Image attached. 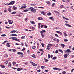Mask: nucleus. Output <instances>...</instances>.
Returning a JSON list of instances; mask_svg holds the SVG:
<instances>
[{
	"mask_svg": "<svg viewBox=\"0 0 74 74\" xmlns=\"http://www.w3.org/2000/svg\"><path fill=\"white\" fill-rule=\"evenodd\" d=\"M15 4V1H12L10 2V3H8V4L9 5H13V4Z\"/></svg>",
	"mask_w": 74,
	"mask_h": 74,
	"instance_id": "f257e3e1",
	"label": "nucleus"
},
{
	"mask_svg": "<svg viewBox=\"0 0 74 74\" xmlns=\"http://www.w3.org/2000/svg\"><path fill=\"white\" fill-rule=\"evenodd\" d=\"M12 39L13 40H15L16 41H19V40H19V39H18L17 38H15V37L13 38H12Z\"/></svg>",
	"mask_w": 74,
	"mask_h": 74,
	"instance_id": "f03ea898",
	"label": "nucleus"
},
{
	"mask_svg": "<svg viewBox=\"0 0 74 74\" xmlns=\"http://www.w3.org/2000/svg\"><path fill=\"white\" fill-rule=\"evenodd\" d=\"M8 22L9 24H12L13 23L12 21L10 20H8Z\"/></svg>",
	"mask_w": 74,
	"mask_h": 74,
	"instance_id": "7ed1b4c3",
	"label": "nucleus"
},
{
	"mask_svg": "<svg viewBox=\"0 0 74 74\" xmlns=\"http://www.w3.org/2000/svg\"><path fill=\"white\" fill-rule=\"evenodd\" d=\"M66 52H68L69 53H71V51H70V49H68L66 50V51L65 50L64 51Z\"/></svg>",
	"mask_w": 74,
	"mask_h": 74,
	"instance_id": "20e7f679",
	"label": "nucleus"
},
{
	"mask_svg": "<svg viewBox=\"0 0 74 74\" xmlns=\"http://www.w3.org/2000/svg\"><path fill=\"white\" fill-rule=\"evenodd\" d=\"M36 10L37 9L34 8L32 11L33 12V13H35V12H36Z\"/></svg>",
	"mask_w": 74,
	"mask_h": 74,
	"instance_id": "39448f33",
	"label": "nucleus"
},
{
	"mask_svg": "<svg viewBox=\"0 0 74 74\" xmlns=\"http://www.w3.org/2000/svg\"><path fill=\"white\" fill-rule=\"evenodd\" d=\"M60 45H61V46L62 47V48H64V46H65V45H64L63 44H62V43H61L60 44Z\"/></svg>",
	"mask_w": 74,
	"mask_h": 74,
	"instance_id": "423d86ee",
	"label": "nucleus"
},
{
	"mask_svg": "<svg viewBox=\"0 0 74 74\" xmlns=\"http://www.w3.org/2000/svg\"><path fill=\"white\" fill-rule=\"evenodd\" d=\"M65 25L66 26H68V27H71V26L70 25L67 24V23H66L65 24Z\"/></svg>",
	"mask_w": 74,
	"mask_h": 74,
	"instance_id": "0eeeda50",
	"label": "nucleus"
},
{
	"mask_svg": "<svg viewBox=\"0 0 74 74\" xmlns=\"http://www.w3.org/2000/svg\"><path fill=\"white\" fill-rule=\"evenodd\" d=\"M26 6H22L20 8V9H23V8H26Z\"/></svg>",
	"mask_w": 74,
	"mask_h": 74,
	"instance_id": "6e6552de",
	"label": "nucleus"
},
{
	"mask_svg": "<svg viewBox=\"0 0 74 74\" xmlns=\"http://www.w3.org/2000/svg\"><path fill=\"white\" fill-rule=\"evenodd\" d=\"M56 32H57V33H58V34H60V35H62V33L60 32V31H56Z\"/></svg>",
	"mask_w": 74,
	"mask_h": 74,
	"instance_id": "1a4fd4ad",
	"label": "nucleus"
},
{
	"mask_svg": "<svg viewBox=\"0 0 74 74\" xmlns=\"http://www.w3.org/2000/svg\"><path fill=\"white\" fill-rule=\"evenodd\" d=\"M67 56L68 55L67 54H65L64 55V58L65 59H66V58H67Z\"/></svg>",
	"mask_w": 74,
	"mask_h": 74,
	"instance_id": "9d476101",
	"label": "nucleus"
},
{
	"mask_svg": "<svg viewBox=\"0 0 74 74\" xmlns=\"http://www.w3.org/2000/svg\"><path fill=\"white\" fill-rule=\"evenodd\" d=\"M32 65L33 66H35V67H36V66H37V64L34 63L33 64H32Z\"/></svg>",
	"mask_w": 74,
	"mask_h": 74,
	"instance_id": "9b49d317",
	"label": "nucleus"
},
{
	"mask_svg": "<svg viewBox=\"0 0 74 74\" xmlns=\"http://www.w3.org/2000/svg\"><path fill=\"white\" fill-rule=\"evenodd\" d=\"M46 32V31L45 30H43L40 31V33H45Z\"/></svg>",
	"mask_w": 74,
	"mask_h": 74,
	"instance_id": "f8f14e48",
	"label": "nucleus"
},
{
	"mask_svg": "<svg viewBox=\"0 0 74 74\" xmlns=\"http://www.w3.org/2000/svg\"><path fill=\"white\" fill-rule=\"evenodd\" d=\"M34 8H33V7H30L29 8V10L30 11H32Z\"/></svg>",
	"mask_w": 74,
	"mask_h": 74,
	"instance_id": "ddd939ff",
	"label": "nucleus"
},
{
	"mask_svg": "<svg viewBox=\"0 0 74 74\" xmlns=\"http://www.w3.org/2000/svg\"><path fill=\"white\" fill-rule=\"evenodd\" d=\"M41 14L43 15H45V12H41Z\"/></svg>",
	"mask_w": 74,
	"mask_h": 74,
	"instance_id": "4468645a",
	"label": "nucleus"
},
{
	"mask_svg": "<svg viewBox=\"0 0 74 74\" xmlns=\"http://www.w3.org/2000/svg\"><path fill=\"white\" fill-rule=\"evenodd\" d=\"M53 70H59V68H53Z\"/></svg>",
	"mask_w": 74,
	"mask_h": 74,
	"instance_id": "2eb2a0df",
	"label": "nucleus"
},
{
	"mask_svg": "<svg viewBox=\"0 0 74 74\" xmlns=\"http://www.w3.org/2000/svg\"><path fill=\"white\" fill-rule=\"evenodd\" d=\"M13 9L15 10H17V8L16 7H15V6H13Z\"/></svg>",
	"mask_w": 74,
	"mask_h": 74,
	"instance_id": "dca6fc26",
	"label": "nucleus"
},
{
	"mask_svg": "<svg viewBox=\"0 0 74 74\" xmlns=\"http://www.w3.org/2000/svg\"><path fill=\"white\" fill-rule=\"evenodd\" d=\"M46 3H47V4H51V2H49V1H46Z\"/></svg>",
	"mask_w": 74,
	"mask_h": 74,
	"instance_id": "f3484780",
	"label": "nucleus"
},
{
	"mask_svg": "<svg viewBox=\"0 0 74 74\" xmlns=\"http://www.w3.org/2000/svg\"><path fill=\"white\" fill-rule=\"evenodd\" d=\"M16 12H12L11 13V14H12V15H13L14 14H16Z\"/></svg>",
	"mask_w": 74,
	"mask_h": 74,
	"instance_id": "a211bd4d",
	"label": "nucleus"
},
{
	"mask_svg": "<svg viewBox=\"0 0 74 74\" xmlns=\"http://www.w3.org/2000/svg\"><path fill=\"white\" fill-rule=\"evenodd\" d=\"M63 33L64 34L65 37H66V36H67V34H66V33H65V32H63Z\"/></svg>",
	"mask_w": 74,
	"mask_h": 74,
	"instance_id": "6ab92c4d",
	"label": "nucleus"
},
{
	"mask_svg": "<svg viewBox=\"0 0 74 74\" xmlns=\"http://www.w3.org/2000/svg\"><path fill=\"white\" fill-rule=\"evenodd\" d=\"M51 45H52L51 44H48L47 46V47H50Z\"/></svg>",
	"mask_w": 74,
	"mask_h": 74,
	"instance_id": "aec40b11",
	"label": "nucleus"
},
{
	"mask_svg": "<svg viewBox=\"0 0 74 74\" xmlns=\"http://www.w3.org/2000/svg\"><path fill=\"white\" fill-rule=\"evenodd\" d=\"M11 66H12V65H11V63L10 62H9L8 65V66L9 67V66H10V67H11Z\"/></svg>",
	"mask_w": 74,
	"mask_h": 74,
	"instance_id": "412c9836",
	"label": "nucleus"
},
{
	"mask_svg": "<svg viewBox=\"0 0 74 74\" xmlns=\"http://www.w3.org/2000/svg\"><path fill=\"white\" fill-rule=\"evenodd\" d=\"M51 15V13L49 12L47 14V15L48 16H50Z\"/></svg>",
	"mask_w": 74,
	"mask_h": 74,
	"instance_id": "4be33fe9",
	"label": "nucleus"
},
{
	"mask_svg": "<svg viewBox=\"0 0 74 74\" xmlns=\"http://www.w3.org/2000/svg\"><path fill=\"white\" fill-rule=\"evenodd\" d=\"M38 20H42V17H38Z\"/></svg>",
	"mask_w": 74,
	"mask_h": 74,
	"instance_id": "5701e85b",
	"label": "nucleus"
},
{
	"mask_svg": "<svg viewBox=\"0 0 74 74\" xmlns=\"http://www.w3.org/2000/svg\"><path fill=\"white\" fill-rule=\"evenodd\" d=\"M8 10L9 12H11V9L10 8H8Z\"/></svg>",
	"mask_w": 74,
	"mask_h": 74,
	"instance_id": "b1692460",
	"label": "nucleus"
},
{
	"mask_svg": "<svg viewBox=\"0 0 74 74\" xmlns=\"http://www.w3.org/2000/svg\"><path fill=\"white\" fill-rule=\"evenodd\" d=\"M31 56H32V57H33V58H35L36 56H35V55L33 54L32 55H31Z\"/></svg>",
	"mask_w": 74,
	"mask_h": 74,
	"instance_id": "393cba45",
	"label": "nucleus"
},
{
	"mask_svg": "<svg viewBox=\"0 0 74 74\" xmlns=\"http://www.w3.org/2000/svg\"><path fill=\"white\" fill-rule=\"evenodd\" d=\"M57 59V58L56 57H54L52 59L53 60H55V59Z\"/></svg>",
	"mask_w": 74,
	"mask_h": 74,
	"instance_id": "a878e982",
	"label": "nucleus"
},
{
	"mask_svg": "<svg viewBox=\"0 0 74 74\" xmlns=\"http://www.w3.org/2000/svg\"><path fill=\"white\" fill-rule=\"evenodd\" d=\"M30 22L31 23L32 25H33V24H35V23H34V21H30Z\"/></svg>",
	"mask_w": 74,
	"mask_h": 74,
	"instance_id": "bb28decb",
	"label": "nucleus"
},
{
	"mask_svg": "<svg viewBox=\"0 0 74 74\" xmlns=\"http://www.w3.org/2000/svg\"><path fill=\"white\" fill-rule=\"evenodd\" d=\"M54 12H56V13H58V14H59V13L56 10L54 11Z\"/></svg>",
	"mask_w": 74,
	"mask_h": 74,
	"instance_id": "cd10ccee",
	"label": "nucleus"
},
{
	"mask_svg": "<svg viewBox=\"0 0 74 74\" xmlns=\"http://www.w3.org/2000/svg\"><path fill=\"white\" fill-rule=\"evenodd\" d=\"M59 51H60V52H61V53H63V51L62 50H60V49H59L58 50Z\"/></svg>",
	"mask_w": 74,
	"mask_h": 74,
	"instance_id": "c85d7f7f",
	"label": "nucleus"
},
{
	"mask_svg": "<svg viewBox=\"0 0 74 74\" xmlns=\"http://www.w3.org/2000/svg\"><path fill=\"white\" fill-rule=\"evenodd\" d=\"M21 69L20 68H17V71H19L21 70Z\"/></svg>",
	"mask_w": 74,
	"mask_h": 74,
	"instance_id": "c756f323",
	"label": "nucleus"
},
{
	"mask_svg": "<svg viewBox=\"0 0 74 74\" xmlns=\"http://www.w3.org/2000/svg\"><path fill=\"white\" fill-rule=\"evenodd\" d=\"M24 12H27V11H29V10L26 9V10H24Z\"/></svg>",
	"mask_w": 74,
	"mask_h": 74,
	"instance_id": "7c9ffc66",
	"label": "nucleus"
},
{
	"mask_svg": "<svg viewBox=\"0 0 74 74\" xmlns=\"http://www.w3.org/2000/svg\"><path fill=\"white\" fill-rule=\"evenodd\" d=\"M1 36L2 37H5V36H6V35L5 34H3L1 35Z\"/></svg>",
	"mask_w": 74,
	"mask_h": 74,
	"instance_id": "2f4dec72",
	"label": "nucleus"
},
{
	"mask_svg": "<svg viewBox=\"0 0 74 74\" xmlns=\"http://www.w3.org/2000/svg\"><path fill=\"white\" fill-rule=\"evenodd\" d=\"M12 63L13 64V65H14V64H16V62H12Z\"/></svg>",
	"mask_w": 74,
	"mask_h": 74,
	"instance_id": "473e14b6",
	"label": "nucleus"
},
{
	"mask_svg": "<svg viewBox=\"0 0 74 74\" xmlns=\"http://www.w3.org/2000/svg\"><path fill=\"white\" fill-rule=\"evenodd\" d=\"M5 58H8V55H7V54H5Z\"/></svg>",
	"mask_w": 74,
	"mask_h": 74,
	"instance_id": "72a5a7b5",
	"label": "nucleus"
},
{
	"mask_svg": "<svg viewBox=\"0 0 74 74\" xmlns=\"http://www.w3.org/2000/svg\"><path fill=\"white\" fill-rule=\"evenodd\" d=\"M40 25H41V23H38V29H40Z\"/></svg>",
	"mask_w": 74,
	"mask_h": 74,
	"instance_id": "f704fd0d",
	"label": "nucleus"
},
{
	"mask_svg": "<svg viewBox=\"0 0 74 74\" xmlns=\"http://www.w3.org/2000/svg\"><path fill=\"white\" fill-rule=\"evenodd\" d=\"M64 41L65 42H66L67 41H68V40L67 39H64Z\"/></svg>",
	"mask_w": 74,
	"mask_h": 74,
	"instance_id": "c9c22d12",
	"label": "nucleus"
},
{
	"mask_svg": "<svg viewBox=\"0 0 74 74\" xmlns=\"http://www.w3.org/2000/svg\"><path fill=\"white\" fill-rule=\"evenodd\" d=\"M48 57L49 59L50 58H51V57H50V55L49 54H48Z\"/></svg>",
	"mask_w": 74,
	"mask_h": 74,
	"instance_id": "e433bc0d",
	"label": "nucleus"
},
{
	"mask_svg": "<svg viewBox=\"0 0 74 74\" xmlns=\"http://www.w3.org/2000/svg\"><path fill=\"white\" fill-rule=\"evenodd\" d=\"M44 26L45 27V29H47V27H48V26H47L46 25H44Z\"/></svg>",
	"mask_w": 74,
	"mask_h": 74,
	"instance_id": "4c0bfd02",
	"label": "nucleus"
},
{
	"mask_svg": "<svg viewBox=\"0 0 74 74\" xmlns=\"http://www.w3.org/2000/svg\"><path fill=\"white\" fill-rule=\"evenodd\" d=\"M39 51H42V52H44V51H43V50H42V49H39Z\"/></svg>",
	"mask_w": 74,
	"mask_h": 74,
	"instance_id": "58836bf2",
	"label": "nucleus"
},
{
	"mask_svg": "<svg viewBox=\"0 0 74 74\" xmlns=\"http://www.w3.org/2000/svg\"><path fill=\"white\" fill-rule=\"evenodd\" d=\"M62 74H65L66 72L65 71H64L62 72Z\"/></svg>",
	"mask_w": 74,
	"mask_h": 74,
	"instance_id": "ea45409f",
	"label": "nucleus"
},
{
	"mask_svg": "<svg viewBox=\"0 0 74 74\" xmlns=\"http://www.w3.org/2000/svg\"><path fill=\"white\" fill-rule=\"evenodd\" d=\"M41 45L42 46V47H44V45L43 43H41Z\"/></svg>",
	"mask_w": 74,
	"mask_h": 74,
	"instance_id": "a19ab883",
	"label": "nucleus"
},
{
	"mask_svg": "<svg viewBox=\"0 0 74 74\" xmlns=\"http://www.w3.org/2000/svg\"><path fill=\"white\" fill-rule=\"evenodd\" d=\"M47 49H48V50H49L50 49V48H49V47L47 46Z\"/></svg>",
	"mask_w": 74,
	"mask_h": 74,
	"instance_id": "79ce46f5",
	"label": "nucleus"
},
{
	"mask_svg": "<svg viewBox=\"0 0 74 74\" xmlns=\"http://www.w3.org/2000/svg\"><path fill=\"white\" fill-rule=\"evenodd\" d=\"M60 8H63V5H61L60 6Z\"/></svg>",
	"mask_w": 74,
	"mask_h": 74,
	"instance_id": "37998d69",
	"label": "nucleus"
},
{
	"mask_svg": "<svg viewBox=\"0 0 74 74\" xmlns=\"http://www.w3.org/2000/svg\"><path fill=\"white\" fill-rule=\"evenodd\" d=\"M12 69H14V70H16V69H17V68H14L12 67H11Z\"/></svg>",
	"mask_w": 74,
	"mask_h": 74,
	"instance_id": "c03bdc74",
	"label": "nucleus"
},
{
	"mask_svg": "<svg viewBox=\"0 0 74 74\" xmlns=\"http://www.w3.org/2000/svg\"><path fill=\"white\" fill-rule=\"evenodd\" d=\"M9 44H10V43H8L6 44V46H8V45H9Z\"/></svg>",
	"mask_w": 74,
	"mask_h": 74,
	"instance_id": "a18cd8bd",
	"label": "nucleus"
},
{
	"mask_svg": "<svg viewBox=\"0 0 74 74\" xmlns=\"http://www.w3.org/2000/svg\"><path fill=\"white\" fill-rule=\"evenodd\" d=\"M35 48H36V46H33L32 47V49H35Z\"/></svg>",
	"mask_w": 74,
	"mask_h": 74,
	"instance_id": "49530a36",
	"label": "nucleus"
},
{
	"mask_svg": "<svg viewBox=\"0 0 74 74\" xmlns=\"http://www.w3.org/2000/svg\"><path fill=\"white\" fill-rule=\"evenodd\" d=\"M31 5L32 6H35V5H36L34 4H31Z\"/></svg>",
	"mask_w": 74,
	"mask_h": 74,
	"instance_id": "de8ad7c7",
	"label": "nucleus"
},
{
	"mask_svg": "<svg viewBox=\"0 0 74 74\" xmlns=\"http://www.w3.org/2000/svg\"><path fill=\"white\" fill-rule=\"evenodd\" d=\"M74 70V69H72L71 70V73H73V71Z\"/></svg>",
	"mask_w": 74,
	"mask_h": 74,
	"instance_id": "09e8293b",
	"label": "nucleus"
},
{
	"mask_svg": "<svg viewBox=\"0 0 74 74\" xmlns=\"http://www.w3.org/2000/svg\"><path fill=\"white\" fill-rule=\"evenodd\" d=\"M8 64V61H6L5 62V64Z\"/></svg>",
	"mask_w": 74,
	"mask_h": 74,
	"instance_id": "8fccbe9b",
	"label": "nucleus"
},
{
	"mask_svg": "<svg viewBox=\"0 0 74 74\" xmlns=\"http://www.w3.org/2000/svg\"><path fill=\"white\" fill-rule=\"evenodd\" d=\"M55 53H58V51L57 50H56Z\"/></svg>",
	"mask_w": 74,
	"mask_h": 74,
	"instance_id": "3c124183",
	"label": "nucleus"
},
{
	"mask_svg": "<svg viewBox=\"0 0 74 74\" xmlns=\"http://www.w3.org/2000/svg\"><path fill=\"white\" fill-rule=\"evenodd\" d=\"M24 50H25V48H24L23 49L21 50L22 51H23Z\"/></svg>",
	"mask_w": 74,
	"mask_h": 74,
	"instance_id": "603ef678",
	"label": "nucleus"
},
{
	"mask_svg": "<svg viewBox=\"0 0 74 74\" xmlns=\"http://www.w3.org/2000/svg\"><path fill=\"white\" fill-rule=\"evenodd\" d=\"M13 52H16V49H12Z\"/></svg>",
	"mask_w": 74,
	"mask_h": 74,
	"instance_id": "864d4df0",
	"label": "nucleus"
},
{
	"mask_svg": "<svg viewBox=\"0 0 74 74\" xmlns=\"http://www.w3.org/2000/svg\"><path fill=\"white\" fill-rule=\"evenodd\" d=\"M44 26V25H41V26H40L41 28H42V27H43Z\"/></svg>",
	"mask_w": 74,
	"mask_h": 74,
	"instance_id": "5fc2aeb1",
	"label": "nucleus"
},
{
	"mask_svg": "<svg viewBox=\"0 0 74 74\" xmlns=\"http://www.w3.org/2000/svg\"><path fill=\"white\" fill-rule=\"evenodd\" d=\"M59 42V40L58 39H57V42Z\"/></svg>",
	"mask_w": 74,
	"mask_h": 74,
	"instance_id": "6e6d98bb",
	"label": "nucleus"
},
{
	"mask_svg": "<svg viewBox=\"0 0 74 74\" xmlns=\"http://www.w3.org/2000/svg\"><path fill=\"white\" fill-rule=\"evenodd\" d=\"M5 42H7V40L3 42L2 43V44H4V43H5Z\"/></svg>",
	"mask_w": 74,
	"mask_h": 74,
	"instance_id": "4d7b16f0",
	"label": "nucleus"
},
{
	"mask_svg": "<svg viewBox=\"0 0 74 74\" xmlns=\"http://www.w3.org/2000/svg\"><path fill=\"white\" fill-rule=\"evenodd\" d=\"M15 45H20V44L16 43H15Z\"/></svg>",
	"mask_w": 74,
	"mask_h": 74,
	"instance_id": "13d9d810",
	"label": "nucleus"
},
{
	"mask_svg": "<svg viewBox=\"0 0 74 74\" xmlns=\"http://www.w3.org/2000/svg\"><path fill=\"white\" fill-rule=\"evenodd\" d=\"M48 61H49L48 60H47V59L45 60V62H48Z\"/></svg>",
	"mask_w": 74,
	"mask_h": 74,
	"instance_id": "bf43d9fd",
	"label": "nucleus"
},
{
	"mask_svg": "<svg viewBox=\"0 0 74 74\" xmlns=\"http://www.w3.org/2000/svg\"><path fill=\"white\" fill-rule=\"evenodd\" d=\"M2 68H4L5 67V66L4 65H3L1 67Z\"/></svg>",
	"mask_w": 74,
	"mask_h": 74,
	"instance_id": "052dcab7",
	"label": "nucleus"
},
{
	"mask_svg": "<svg viewBox=\"0 0 74 74\" xmlns=\"http://www.w3.org/2000/svg\"><path fill=\"white\" fill-rule=\"evenodd\" d=\"M53 18V17H50L49 18V19H51Z\"/></svg>",
	"mask_w": 74,
	"mask_h": 74,
	"instance_id": "680f3d73",
	"label": "nucleus"
},
{
	"mask_svg": "<svg viewBox=\"0 0 74 74\" xmlns=\"http://www.w3.org/2000/svg\"><path fill=\"white\" fill-rule=\"evenodd\" d=\"M25 36H22L21 37V38H23V39L24 38H25Z\"/></svg>",
	"mask_w": 74,
	"mask_h": 74,
	"instance_id": "e2e57ef3",
	"label": "nucleus"
},
{
	"mask_svg": "<svg viewBox=\"0 0 74 74\" xmlns=\"http://www.w3.org/2000/svg\"><path fill=\"white\" fill-rule=\"evenodd\" d=\"M17 54H18V55H20L21 54V52H17Z\"/></svg>",
	"mask_w": 74,
	"mask_h": 74,
	"instance_id": "0e129e2a",
	"label": "nucleus"
},
{
	"mask_svg": "<svg viewBox=\"0 0 74 74\" xmlns=\"http://www.w3.org/2000/svg\"><path fill=\"white\" fill-rule=\"evenodd\" d=\"M13 36H17V35L16 34H13Z\"/></svg>",
	"mask_w": 74,
	"mask_h": 74,
	"instance_id": "69168bd1",
	"label": "nucleus"
},
{
	"mask_svg": "<svg viewBox=\"0 0 74 74\" xmlns=\"http://www.w3.org/2000/svg\"><path fill=\"white\" fill-rule=\"evenodd\" d=\"M5 27H6V28H7V29H10V27H9L5 26Z\"/></svg>",
	"mask_w": 74,
	"mask_h": 74,
	"instance_id": "338daca9",
	"label": "nucleus"
},
{
	"mask_svg": "<svg viewBox=\"0 0 74 74\" xmlns=\"http://www.w3.org/2000/svg\"><path fill=\"white\" fill-rule=\"evenodd\" d=\"M55 36H56V37H58V34H55Z\"/></svg>",
	"mask_w": 74,
	"mask_h": 74,
	"instance_id": "774afa93",
	"label": "nucleus"
}]
</instances>
